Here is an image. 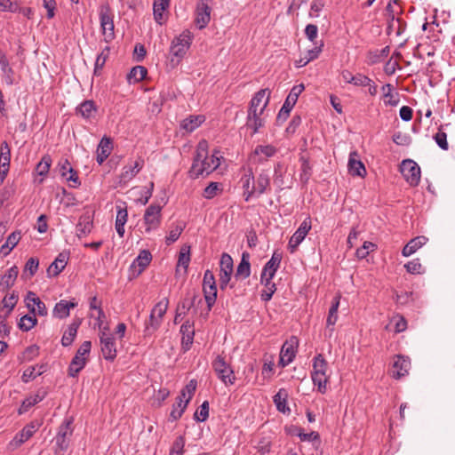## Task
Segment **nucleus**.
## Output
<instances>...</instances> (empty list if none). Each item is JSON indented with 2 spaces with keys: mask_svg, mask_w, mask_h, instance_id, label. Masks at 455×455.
<instances>
[{
  "mask_svg": "<svg viewBox=\"0 0 455 455\" xmlns=\"http://www.w3.org/2000/svg\"><path fill=\"white\" fill-rule=\"evenodd\" d=\"M91 347V341L83 342L69 364L68 376L76 377L79 371L84 368L87 361L86 355H89Z\"/></svg>",
  "mask_w": 455,
  "mask_h": 455,
  "instance_id": "20e7f679",
  "label": "nucleus"
},
{
  "mask_svg": "<svg viewBox=\"0 0 455 455\" xmlns=\"http://www.w3.org/2000/svg\"><path fill=\"white\" fill-rule=\"evenodd\" d=\"M19 5L16 0H0V11L16 12Z\"/></svg>",
  "mask_w": 455,
  "mask_h": 455,
  "instance_id": "bf43d9fd",
  "label": "nucleus"
},
{
  "mask_svg": "<svg viewBox=\"0 0 455 455\" xmlns=\"http://www.w3.org/2000/svg\"><path fill=\"white\" fill-rule=\"evenodd\" d=\"M250 253L247 251H243L242 253L241 261L238 264L235 271L236 278L245 279L251 275V264H250Z\"/></svg>",
  "mask_w": 455,
  "mask_h": 455,
  "instance_id": "cd10ccee",
  "label": "nucleus"
},
{
  "mask_svg": "<svg viewBox=\"0 0 455 455\" xmlns=\"http://www.w3.org/2000/svg\"><path fill=\"white\" fill-rule=\"evenodd\" d=\"M375 248V244L371 242H364L361 248L356 250V256L359 259H364L369 254L370 251H373Z\"/></svg>",
  "mask_w": 455,
  "mask_h": 455,
  "instance_id": "e2e57ef3",
  "label": "nucleus"
},
{
  "mask_svg": "<svg viewBox=\"0 0 455 455\" xmlns=\"http://www.w3.org/2000/svg\"><path fill=\"white\" fill-rule=\"evenodd\" d=\"M434 140L443 150H448L449 145L447 142V134L444 132L439 130V132L434 136Z\"/></svg>",
  "mask_w": 455,
  "mask_h": 455,
  "instance_id": "680f3d73",
  "label": "nucleus"
},
{
  "mask_svg": "<svg viewBox=\"0 0 455 455\" xmlns=\"http://www.w3.org/2000/svg\"><path fill=\"white\" fill-rule=\"evenodd\" d=\"M196 388V381L195 379H191L188 384L180 391V395L179 396H181L183 400H186L187 398H189V401L191 400L195 391Z\"/></svg>",
  "mask_w": 455,
  "mask_h": 455,
  "instance_id": "4d7b16f0",
  "label": "nucleus"
},
{
  "mask_svg": "<svg viewBox=\"0 0 455 455\" xmlns=\"http://www.w3.org/2000/svg\"><path fill=\"white\" fill-rule=\"evenodd\" d=\"M76 112L84 119H91L95 117L97 108L94 101L84 100L76 108Z\"/></svg>",
  "mask_w": 455,
  "mask_h": 455,
  "instance_id": "7c9ffc66",
  "label": "nucleus"
},
{
  "mask_svg": "<svg viewBox=\"0 0 455 455\" xmlns=\"http://www.w3.org/2000/svg\"><path fill=\"white\" fill-rule=\"evenodd\" d=\"M45 371V366L44 365H40V366H30L28 368H27L23 374H22V381L24 382H28L32 379H34L35 378H36L37 376H40L41 374H43L44 372Z\"/></svg>",
  "mask_w": 455,
  "mask_h": 455,
  "instance_id": "c03bdc74",
  "label": "nucleus"
},
{
  "mask_svg": "<svg viewBox=\"0 0 455 455\" xmlns=\"http://www.w3.org/2000/svg\"><path fill=\"white\" fill-rule=\"evenodd\" d=\"M68 256L67 253H60L55 260L49 266L47 273L49 275H58L66 267Z\"/></svg>",
  "mask_w": 455,
  "mask_h": 455,
  "instance_id": "c85d7f7f",
  "label": "nucleus"
},
{
  "mask_svg": "<svg viewBox=\"0 0 455 455\" xmlns=\"http://www.w3.org/2000/svg\"><path fill=\"white\" fill-rule=\"evenodd\" d=\"M217 154L218 152H215L209 156L207 141H200L193 164L189 170L190 177L197 179L200 175H209L215 171L220 164V157Z\"/></svg>",
  "mask_w": 455,
  "mask_h": 455,
  "instance_id": "f257e3e1",
  "label": "nucleus"
},
{
  "mask_svg": "<svg viewBox=\"0 0 455 455\" xmlns=\"http://www.w3.org/2000/svg\"><path fill=\"white\" fill-rule=\"evenodd\" d=\"M401 172L406 181L412 187L420 181V168L416 162L411 159L403 160L401 164Z\"/></svg>",
  "mask_w": 455,
  "mask_h": 455,
  "instance_id": "1a4fd4ad",
  "label": "nucleus"
},
{
  "mask_svg": "<svg viewBox=\"0 0 455 455\" xmlns=\"http://www.w3.org/2000/svg\"><path fill=\"white\" fill-rule=\"evenodd\" d=\"M180 333L182 334L181 339V346L184 351H188L190 349L191 345L193 344L195 331L193 328V323L189 321H186L180 326Z\"/></svg>",
  "mask_w": 455,
  "mask_h": 455,
  "instance_id": "b1692460",
  "label": "nucleus"
},
{
  "mask_svg": "<svg viewBox=\"0 0 455 455\" xmlns=\"http://www.w3.org/2000/svg\"><path fill=\"white\" fill-rule=\"evenodd\" d=\"M162 207L157 204L149 205L144 213V223L146 225V232L149 233L153 229H156L161 222Z\"/></svg>",
  "mask_w": 455,
  "mask_h": 455,
  "instance_id": "ddd939ff",
  "label": "nucleus"
},
{
  "mask_svg": "<svg viewBox=\"0 0 455 455\" xmlns=\"http://www.w3.org/2000/svg\"><path fill=\"white\" fill-rule=\"evenodd\" d=\"M270 99V91L268 89H261L257 92L250 101L249 111L264 113L268 105Z\"/></svg>",
  "mask_w": 455,
  "mask_h": 455,
  "instance_id": "dca6fc26",
  "label": "nucleus"
},
{
  "mask_svg": "<svg viewBox=\"0 0 455 455\" xmlns=\"http://www.w3.org/2000/svg\"><path fill=\"white\" fill-rule=\"evenodd\" d=\"M288 393L284 388H281L273 397L274 403L279 411L285 413L290 409L286 406Z\"/></svg>",
  "mask_w": 455,
  "mask_h": 455,
  "instance_id": "37998d69",
  "label": "nucleus"
},
{
  "mask_svg": "<svg viewBox=\"0 0 455 455\" xmlns=\"http://www.w3.org/2000/svg\"><path fill=\"white\" fill-rule=\"evenodd\" d=\"M148 74V70L143 66L133 67L127 75V80L130 84H135L143 80Z\"/></svg>",
  "mask_w": 455,
  "mask_h": 455,
  "instance_id": "ea45409f",
  "label": "nucleus"
},
{
  "mask_svg": "<svg viewBox=\"0 0 455 455\" xmlns=\"http://www.w3.org/2000/svg\"><path fill=\"white\" fill-rule=\"evenodd\" d=\"M38 426V423L36 422H31L30 424L25 426L23 429L15 435L12 442L16 446L22 444L34 435V433L37 430Z\"/></svg>",
  "mask_w": 455,
  "mask_h": 455,
  "instance_id": "a878e982",
  "label": "nucleus"
},
{
  "mask_svg": "<svg viewBox=\"0 0 455 455\" xmlns=\"http://www.w3.org/2000/svg\"><path fill=\"white\" fill-rule=\"evenodd\" d=\"M404 267L406 268L407 272L413 275L420 274L422 269V266L419 262V259H418L409 261L404 265Z\"/></svg>",
  "mask_w": 455,
  "mask_h": 455,
  "instance_id": "0e129e2a",
  "label": "nucleus"
},
{
  "mask_svg": "<svg viewBox=\"0 0 455 455\" xmlns=\"http://www.w3.org/2000/svg\"><path fill=\"white\" fill-rule=\"evenodd\" d=\"M220 184L217 182H211L204 190L203 196L206 199L215 197L220 192Z\"/></svg>",
  "mask_w": 455,
  "mask_h": 455,
  "instance_id": "6e6d98bb",
  "label": "nucleus"
},
{
  "mask_svg": "<svg viewBox=\"0 0 455 455\" xmlns=\"http://www.w3.org/2000/svg\"><path fill=\"white\" fill-rule=\"evenodd\" d=\"M37 323L35 315H25L20 318L19 328L24 331H30Z\"/></svg>",
  "mask_w": 455,
  "mask_h": 455,
  "instance_id": "603ef678",
  "label": "nucleus"
},
{
  "mask_svg": "<svg viewBox=\"0 0 455 455\" xmlns=\"http://www.w3.org/2000/svg\"><path fill=\"white\" fill-rule=\"evenodd\" d=\"M299 340L297 337L292 336L290 340L286 341L281 349L280 353V363L284 367L291 363L295 357L296 348L298 347Z\"/></svg>",
  "mask_w": 455,
  "mask_h": 455,
  "instance_id": "f3484780",
  "label": "nucleus"
},
{
  "mask_svg": "<svg viewBox=\"0 0 455 455\" xmlns=\"http://www.w3.org/2000/svg\"><path fill=\"white\" fill-rule=\"evenodd\" d=\"M312 227V221L310 217H307L299 228L295 231V233L291 235L290 238L289 243H288V249L290 250L291 253H293L296 251L298 246L302 243V241L305 239L306 235L308 234L309 230Z\"/></svg>",
  "mask_w": 455,
  "mask_h": 455,
  "instance_id": "f8f14e48",
  "label": "nucleus"
},
{
  "mask_svg": "<svg viewBox=\"0 0 455 455\" xmlns=\"http://www.w3.org/2000/svg\"><path fill=\"white\" fill-rule=\"evenodd\" d=\"M212 368L225 385L234 384L235 379L234 371L223 356L218 355L214 359Z\"/></svg>",
  "mask_w": 455,
  "mask_h": 455,
  "instance_id": "423d86ee",
  "label": "nucleus"
},
{
  "mask_svg": "<svg viewBox=\"0 0 455 455\" xmlns=\"http://www.w3.org/2000/svg\"><path fill=\"white\" fill-rule=\"evenodd\" d=\"M427 238L426 236H417L411 239L403 249L402 254L404 257H409L414 252H416L419 248H421L427 242Z\"/></svg>",
  "mask_w": 455,
  "mask_h": 455,
  "instance_id": "2f4dec72",
  "label": "nucleus"
},
{
  "mask_svg": "<svg viewBox=\"0 0 455 455\" xmlns=\"http://www.w3.org/2000/svg\"><path fill=\"white\" fill-rule=\"evenodd\" d=\"M281 260V254L274 252L271 259L264 266L260 276V282L266 287H268V285H272V287H275V283H272V279L275 276V274L280 266Z\"/></svg>",
  "mask_w": 455,
  "mask_h": 455,
  "instance_id": "0eeeda50",
  "label": "nucleus"
},
{
  "mask_svg": "<svg viewBox=\"0 0 455 455\" xmlns=\"http://www.w3.org/2000/svg\"><path fill=\"white\" fill-rule=\"evenodd\" d=\"M39 261L36 258H30L25 265L24 273L29 272V275L32 276L36 274L38 268Z\"/></svg>",
  "mask_w": 455,
  "mask_h": 455,
  "instance_id": "338daca9",
  "label": "nucleus"
},
{
  "mask_svg": "<svg viewBox=\"0 0 455 455\" xmlns=\"http://www.w3.org/2000/svg\"><path fill=\"white\" fill-rule=\"evenodd\" d=\"M340 295L338 294L333 298L331 306L329 309L326 324L327 327L333 326L338 320V309L339 306Z\"/></svg>",
  "mask_w": 455,
  "mask_h": 455,
  "instance_id": "a19ab883",
  "label": "nucleus"
},
{
  "mask_svg": "<svg viewBox=\"0 0 455 455\" xmlns=\"http://www.w3.org/2000/svg\"><path fill=\"white\" fill-rule=\"evenodd\" d=\"M301 162V173H300V181L303 184H307L312 175V167L309 164L308 159L305 157H300Z\"/></svg>",
  "mask_w": 455,
  "mask_h": 455,
  "instance_id": "09e8293b",
  "label": "nucleus"
},
{
  "mask_svg": "<svg viewBox=\"0 0 455 455\" xmlns=\"http://www.w3.org/2000/svg\"><path fill=\"white\" fill-rule=\"evenodd\" d=\"M265 119L264 113L248 110L246 125L248 128L252 129V133L255 134L259 128L264 126Z\"/></svg>",
  "mask_w": 455,
  "mask_h": 455,
  "instance_id": "393cba45",
  "label": "nucleus"
},
{
  "mask_svg": "<svg viewBox=\"0 0 455 455\" xmlns=\"http://www.w3.org/2000/svg\"><path fill=\"white\" fill-rule=\"evenodd\" d=\"M170 0H155L153 4V12L155 20L158 24H163L164 12L169 8Z\"/></svg>",
  "mask_w": 455,
  "mask_h": 455,
  "instance_id": "f704fd0d",
  "label": "nucleus"
},
{
  "mask_svg": "<svg viewBox=\"0 0 455 455\" xmlns=\"http://www.w3.org/2000/svg\"><path fill=\"white\" fill-rule=\"evenodd\" d=\"M25 303L29 312L33 315L44 316L47 315L45 304L33 291H28L25 298Z\"/></svg>",
  "mask_w": 455,
  "mask_h": 455,
  "instance_id": "aec40b11",
  "label": "nucleus"
},
{
  "mask_svg": "<svg viewBox=\"0 0 455 455\" xmlns=\"http://www.w3.org/2000/svg\"><path fill=\"white\" fill-rule=\"evenodd\" d=\"M304 91V85L302 84L294 85L289 95L287 96L282 108L280 109L278 116H277V121H284L289 116V114L294 105L296 104L298 98L299 94Z\"/></svg>",
  "mask_w": 455,
  "mask_h": 455,
  "instance_id": "9b49d317",
  "label": "nucleus"
},
{
  "mask_svg": "<svg viewBox=\"0 0 455 455\" xmlns=\"http://www.w3.org/2000/svg\"><path fill=\"white\" fill-rule=\"evenodd\" d=\"M348 172L352 176H359L363 178L366 175L364 164L359 160L357 152L353 151L349 154Z\"/></svg>",
  "mask_w": 455,
  "mask_h": 455,
  "instance_id": "5701e85b",
  "label": "nucleus"
},
{
  "mask_svg": "<svg viewBox=\"0 0 455 455\" xmlns=\"http://www.w3.org/2000/svg\"><path fill=\"white\" fill-rule=\"evenodd\" d=\"M71 423V419H66L59 427L55 441L60 451H65L68 447V440L73 432Z\"/></svg>",
  "mask_w": 455,
  "mask_h": 455,
  "instance_id": "6ab92c4d",
  "label": "nucleus"
},
{
  "mask_svg": "<svg viewBox=\"0 0 455 455\" xmlns=\"http://www.w3.org/2000/svg\"><path fill=\"white\" fill-rule=\"evenodd\" d=\"M80 323L81 322L77 320L68 325V329L65 331L61 339L62 346L68 347L72 344L76 336Z\"/></svg>",
  "mask_w": 455,
  "mask_h": 455,
  "instance_id": "c9c22d12",
  "label": "nucleus"
},
{
  "mask_svg": "<svg viewBox=\"0 0 455 455\" xmlns=\"http://www.w3.org/2000/svg\"><path fill=\"white\" fill-rule=\"evenodd\" d=\"M76 305V302L62 299L55 305L53 315L60 319L66 318L69 315L70 308H74Z\"/></svg>",
  "mask_w": 455,
  "mask_h": 455,
  "instance_id": "473e14b6",
  "label": "nucleus"
},
{
  "mask_svg": "<svg viewBox=\"0 0 455 455\" xmlns=\"http://www.w3.org/2000/svg\"><path fill=\"white\" fill-rule=\"evenodd\" d=\"M411 368V361L403 355H396L394 359L393 368L391 371L393 378L399 379L409 373Z\"/></svg>",
  "mask_w": 455,
  "mask_h": 455,
  "instance_id": "4be33fe9",
  "label": "nucleus"
},
{
  "mask_svg": "<svg viewBox=\"0 0 455 455\" xmlns=\"http://www.w3.org/2000/svg\"><path fill=\"white\" fill-rule=\"evenodd\" d=\"M92 220L89 216L80 218L78 224L76 225V232L79 237L85 236L91 233L92 229Z\"/></svg>",
  "mask_w": 455,
  "mask_h": 455,
  "instance_id": "79ce46f5",
  "label": "nucleus"
},
{
  "mask_svg": "<svg viewBox=\"0 0 455 455\" xmlns=\"http://www.w3.org/2000/svg\"><path fill=\"white\" fill-rule=\"evenodd\" d=\"M109 55V47H105L102 52L97 56L96 61H95V68H101L106 63L107 59Z\"/></svg>",
  "mask_w": 455,
  "mask_h": 455,
  "instance_id": "774afa93",
  "label": "nucleus"
},
{
  "mask_svg": "<svg viewBox=\"0 0 455 455\" xmlns=\"http://www.w3.org/2000/svg\"><path fill=\"white\" fill-rule=\"evenodd\" d=\"M52 160L50 156H46L37 164L36 171L40 176H44L48 173L51 167Z\"/></svg>",
  "mask_w": 455,
  "mask_h": 455,
  "instance_id": "5fc2aeb1",
  "label": "nucleus"
},
{
  "mask_svg": "<svg viewBox=\"0 0 455 455\" xmlns=\"http://www.w3.org/2000/svg\"><path fill=\"white\" fill-rule=\"evenodd\" d=\"M276 152V148L272 145H258L251 154L250 159L254 164H262L274 156Z\"/></svg>",
  "mask_w": 455,
  "mask_h": 455,
  "instance_id": "2eb2a0df",
  "label": "nucleus"
},
{
  "mask_svg": "<svg viewBox=\"0 0 455 455\" xmlns=\"http://www.w3.org/2000/svg\"><path fill=\"white\" fill-rule=\"evenodd\" d=\"M19 274V269L16 266L12 267L7 270V272L2 276L0 281V290L4 291L13 286L17 276Z\"/></svg>",
  "mask_w": 455,
  "mask_h": 455,
  "instance_id": "c756f323",
  "label": "nucleus"
},
{
  "mask_svg": "<svg viewBox=\"0 0 455 455\" xmlns=\"http://www.w3.org/2000/svg\"><path fill=\"white\" fill-rule=\"evenodd\" d=\"M151 259V253L148 250H142L130 267L132 276L140 275L149 265Z\"/></svg>",
  "mask_w": 455,
  "mask_h": 455,
  "instance_id": "412c9836",
  "label": "nucleus"
},
{
  "mask_svg": "<svg viewBox=\"0 0 455 455\" xmlns=\"http://www.w3.org/2000/svg\"><path fill=\"white\" fill-rule=\"evenodd\" d=\"M19 297L15 291H12L10 295H6L3 300V307L7 308L6 315H9L12 310L14 308L18 302Z\"/></svg>",
  "mask_w": 455,
  "mask_h": 455,
  "instance_id": "864d4df0",
  "label": "nucleus"
},
{
  "mask_svg": "<svg viewBox=\"0 0 455 455\" xmlns=\"http://www.w3.org/2000/svg\"><path fill=\"white\" fill-rule=\"evenodd\" d=\"M270 183L269 176L266 172H261L256 180V184L253 186L252 190L248 194L245 200L248 201L251 194L256 191L258 194H263L268 188Z\"/></svg>",
  "mask_w": 455,
  "mask_h": 455,
  "instance_id": "72a5a7b5",
  "label": "nucleus"
},
{
  "mask_svg": "<svg viewBox=\"0 0 455 455\" xmlns=\"http://www.w3.org/2000/svg\"><path fill=\"white\" fill-rule=\"evenodd\" d=\"M162 320L150 313L148 321L146 322L144 336H151L160 327Z\"/></svg>",
  "mask_w": 455,
  "mask_h": 455,
  "instance_id": "de8ad7c7",
  "label": "nucleus"
},
{
  "mask_svg": "<svg viewBox=\"0 0 455 455\" xmlns=\"http://www.w3.org/2000/svg\"><path fill=\"white\" fill-rule=\"evenodd\" d=\"M183 231V228L182 227H179L177 226L175 228L172 229L170 232H169V235L166 236V243L168 245L173 243L174 242H176L179 237L180 236L181 233Z\"/></svg>",
  "mask_w": 455,
  "mask_h": 455,
  "instance_id": "69168bd1",
  "label": "nucleus"
},
{
  "mask_svg": "<svg viewBox=\"0 0 455 455\" xmlns=\"http://www.w3.org/2000/svg\"><path fill=\"white\" fill-rule=\"evenodd\" d=\"M204 121V116H190L189 117L184 119L180 126L182 129L186 130L188 132H193L197 127L200 126L201 124H203Z\"/></svg>",
  "mask_w": 455,
  "mask_h": 455,
  "instance_id": "58836bf2",
  "label": "nucleus"
},
{
  "mask_svg": "<svg viewBox=\"0 0 455 455\" xmlns=\"http://www.w3.org/2000/svg\"><path fill=\"white\" fill-rule=\"evenodd\" d=\"M10 159H11L10 148H9L7 142L4 141L1 144V149H0V167L1 168H9Z\"/></svg>",
  "mask_w": 455,
  "mask_h": 455,
  "instance_id": "8fccbe9b",
  "label": "nucleus"
},
{
  "mask_svg": "<svg viewBox=\"0 0 455 455\" xmlns=\"http://www.w3.org/2000/svg\"><path fill=\"white\" fill-rule=\"evenodd\" d=\"M184 446H185V439L183 436L180 435L176 438L172 444V448L170 455H182L184 453Z\"/></svg>",
  "mask_w": 455,
  "mask_h": 455,
  "instance_id": "052dcab7",
  "label": "nucleus"
},
{
  "mask_svg": "<svg viewBox=\"0 0 455 455\" xmlns=\"http://www.w3.org/2000/svg\"><path fill=\"white\" fill-rule=\"evenodd\" d=\"M234 271L232 257L228 253H223L220 261L219 283L220 290H225L231 280Z\"/></svg>",
  "mask_w": 455,
  "mask_h": 455,
  "instance_id": "6e6552de",
  "label": "nucleus"
},
{
  "mask_svg": "<svg viewBox=\"0 0 455 455\" xmlns=\"http://www.w3.org/2000/svg\"><path fill=\"white\" fill-rule=\"evenodd\" d=\"M209 416V403L204 401L199 410L195 413V418L199 422H204Z\"/></svg>",
  "mask_w": 455,
  "mask_h": 455,
  "instance_id": "13d9d810",
  "label": "nucleus"
},
{
  "mask_svg": "<svg viewBox=\"0 0 455 455\" xmlns=\"http://www.w3.org/2000/svg\"><path fill=\"white\" fill-rule=\"evenodd\" d=\"M203 291L207 303L208 311H210L217 299V287L216 285H212H212L203 286Z\"/></svg>",
  "mask_w": 455,
  "mask_h": 455,
  "instance_id": "49530a36",
  "label": "nucleus"
},
{
  "mask_svg": "<svg viewBox=\"0 0 455 455\" xmlns=\"http://www.w3.org/2000/svg\"><path fill=\"white\" fill-rule=\"evenodd\" d=\"M188 403L189 398L183 400L181 396H178L177 402L173 404L172 410L170 413V418L172 419V420H177L182 416Z\"/></svg>",
  "mask_w": 455,
  "mask_h": 455,
  "instance_id": "4c0bfd02",
  "label": "nucleus"
},
{
  "mask_svg": "<svg viewBox=\"0 0 455 455\" xmlns=\"http://www.w3.org/2000/svg\"><path fill=\"white\" fill-rule=\"evenodd\" d=\"M0 66L3 72V79L4 83L8 85H12L14 84V71L9 65V61L4 57H0Z\"/></svg>",
  "mask_w": 455,
  "mask_h": 455,
  "instance_id": "e433bc0d",
  "label": "nucleus"
},
{
  "mask_svg": "<svg viewBox=\"0 0 455 455\" xmlns=\"http://www.w3.org/2000/svg\"><path fill=\"white\" fill-rule=\"evenodd\" d=\"M189 262H190V246L188 244H184L180 251L177 267H183L184 271L187 272Z\"/></svg>",
  "mask_w": 455,
  "mask_h": 455,
  "instance_id": "a18cd8bd",
  "label": "nucleus"
},
{
  "mask_svg": "<svg viewBox=\"0 0 455 455\" xmlns=\"http://www.w3.org/2000/svg\"><path fill=\"white\" fill-rule=\"evenodd\" d=\"M112 151V141L108 137H103L97 148V162L101 164L108 157Z\"/></svg>",
  "mask_w": 455,
  "mask_h": 455,
  "instance_id": "bb28decb",
  "label": "nucleus"
},
{
  "mask_svg": "<svg viewBox=\"0 0 455 455\" xmlns=\"http://www.w3.org/2000/svg\"><path fill=\"white\" fill-rule=\"evenodd\" d=\"M169 306V299L167 298H164L158 303L155 305L153 309L151 310V314L159 317V319H163L164 314L167 311Z\"/></svg>",
  "mask_w": 455,
  "mask_h": 455,
  "instance_id": "3c124183",
  "label": "nucleus"
},
{
  "mask_svg": "<svg viewBox=\"0 0 455 455\" xmlns=\"http://www.w3.org/2000/svg\"><path fill=\"white\" fill-rule=\"evenodd\" d=\"M192 40L193 34L188 29L174 37L170 47L172 63L177 65L180 61V60L185 56L187 51L189 49Z\"/></svg>",
  "mask_w": 455,
  "mask_h": 455,
  "instance_id": "f03ea898",
  "label": "nucleus"
},
{
  "mask_svg": "<svg viewBox=\"0 0 455 455\" xmlns=\"http://www.w3.org/2000/svg\"><path fill=\"white\" fill-rule=\"evenodd\" d=\"M100 21L105 42H111L115 38V26L113 21V14L111 12L110 7L108 4L100 6Z\"/></svg>",
  "mask_w": 455,
  "mask_h": 455,
  "instance_id": "39448f33",
  "label": "nucleus"
},
{
  "mask_svg": "<svg viewBox=\"0 0 455 455\" xmlns=\"http://www.w3.org/2000/svg\"><path fill=\"white\" fill-rule=\"evenodd\" d=\"M101 352L106 360L113 361L116 357V346L114 337L105 331H100Z\"/></svg>",
  "mask_w": 455,
  "mask_h": 455,
  "instance_id": "4468645a",
  "label": "nucleus"
},
{
  "mask_svg": "<svg viewBox=\"0 0 455 455\" xmlns=\"http://www.w3.org/2000/svg\"><path fill=\"white\" fill-rule=\"evenodd\" d=\"M211 20V7L208 0H200L196 10L195 22L199 29L204 28Z\"/></svg>",
  "mask_w": 455,
  "mask_h": 455,
  "instance_id": "a211bd4d",
  "label": "nucleus"
},
{
  "mask_svg": "<svg viewBox=\"0 0 455 455\" xmlns=\"http://www.w3.org/2000/svg\"><path fill=\"white\" fill-rule=\"evenodd\" d=\"M328 370V363L323 356V355L319 354L313 359V371L311 374L312 381L315 386L317 387V390L321 394H324L326 392V384L329 379V375L327 374Z\"/></svg>",
  "mask_w": 455,
  "mask_h": 455,
  "instance_id": "7ed1b4c3",
  "label": "nucleus"
},
{
  "mask_svg": "<svg viewBox=\"0 0 455 455\" xmlns=\"http://www.w3.org/2000/svg\"><path fill=\"white\" fill-rule=\"evenodd\" d=\"M143 165L144 160L139 157L133 163H129L128 164L124 166L121 173L117 177L116 186H125L139 173V172L142 169Z\"/></svg>",
  "mask_w": 455,
  "mask_h": 455,
  "instance_id": "9d476101",
  "label": "nucleus"
}]
</instances>
